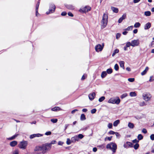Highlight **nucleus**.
<instances>
[{"label": "nucleus", "mask_w": 154, "mask_h": 154, "mask_svg": "<svg viewBox=\"0 0 154 154\" xmlns=\"http://www.w3.org/2000/svg\"><path fill=\"white\" fill-rule=\"evenodd\" d=\"M135 80L134 78H129L128 79V81L131 82H133Z\"/></svg>", "instance_id": "de8ad7c7"}, {"label": "nucleus", "mask_w": 154, "mask_h": 154, "mask_svg": "<svg viewBox=\"0 0 154 154\" xmlns=\"http://www.w3.org/2000/svg\"><path fill=\"white\" fill-rule=\"evenodd\" d=\"M56 9L55 5L53 3H51L49 4V8L48 11L46 12V14L48 15L54 13Z\"/></svg>", "instance_id": "39448f33"}, {"label": "nucleus", "mask_w": 154, "mask_h": 154, "mask_svg": "<svg viewBox=\"0 0 154 154\" xmlns=\"http://www.w3.org/2000/svg\"><path fill=\"white\" fill-rule=\"evenodd\" d=\"M43 134H41L39 133H38L36 134H33L31 135L30 136L29 138L31 139H32L35 137H40L42 136Z\"/></svg>", "instance_id": "9b49d317"}, {"label": "nucleus", "mask_w": 154, "mask_h": 154, "mask_svg": "<svg viewBox=\"0 0 154 154\" xmlns=\"http://www.w3.org/2000/svg\"><path fill=\"white\" fill-rule=\"evenodd\" d=\"M96 96V94L95 92H93L91 94H90L88 95V97L90 100H93L95 98Z\"/></svg>", "instance_id": "f8f14e48"}, {"label": "nucleus", "mask_w": 154, "mask_h": 154, "mask_svg": "<svg viewBox=\"0 0 154 154\" xmlns=\"http://www.w3.org/2000/svg\"><path fill=\"white\" fill-rule=\"evenodd\" d=\"M151 14V12L149 11H146L144 12V15L146 16H149Z\"/></svg>", "instance_id": "72a5a7b5"}, {"label": "nucleus", "mask_w": 154, "mask_h": 154, "mask_svg": "<svg viewBox=\"0 0 154 154\" xmlns=\"http://www.w3.org/2000/svg\"><path fill=\"white\" fill-rule=\"evenodd\" d=\"M115 132H116L113 131L111 130L109 132L108 134L111 135H113L115 134Z\"/></svg>", "instance_id": "6e6d98bb"}, {"label": "nucleus", "mask_w": 154, "mask_h": 154, "mask_svg": "<svg viewBox=\"0 0 154 154\" xmlns=\"http://www.w3.org/2000/svg\"><path fill=\"white\" fill-rule=\"evenodd\" d=\"M143 139V136L141 134H139L137 136V139L139 141Z\"/></svg>", "instance_id": "c9c22d12"}, {"label": "nucleus", "mask_w": 154, "mask_h": 154, "mask_svg": "<svg viewBox=\"0 0 154 154\" xmlns=\"http://www.w3.org/2000/svg\"><path fill=\"white\" fill-rule=\"evenodd\" d=\"M58 119H57L53 118L51 119V121L54 123H56Z\"/></svg>", "instance_id": "a19ab883"}, {"label": "nucleus", "mask_w": 154, "mask_h": 154, "mask_svg": "<svg viewBox=\"0 0 154 154\" xmlns=\"http://www.w3.org/2000/svg\"><path fill=\"white\" fill-rule=\"evenodd\" d=\"M71 140L72 143H73L75 142L76 141H78L76 135L74 137H72L71 138Z\"/></svg>", "instance_id": "a878e982"}, {"label": "nucleus", "mask_w": 154, "mask_h": 154, "mask_svg": "<svg viewBox=\"0 0 154 154\" xmlns=\"http://www.w3.org/2000/svg\"><path fill=\"white\" fill-rule=\"evenodd\" d=\"M76 136L77 138L78 141H79L80 139H82L84 137V136L81 134H79L78 135H76Z\"/></svg>", "instance_id": "aec40b11"}, {"label": "nucleus", "mask_w": 154, "mask_h": 154, "mask_svg": "<svg viewBox=\"0 0 154 154\" xmlns=\"http://www.w3.org/2000/svg\"><path fill=\"white\" fill-rule=\"evenodd\" d=\"M107 74L106 71H103L102 72L101 74V77L102 79L105 77L107 75Z\"/></svg>", "instance_id": "b1692460"}, {"label": "nucleus", "mask_w": 154, "mask_h": 154, "mask_svg": "<svg viewBox=\"0 0 154 154\" xmlns=\"http://www.w3.org/2000/svg\"><path fill=\"white\" fill-rule=\"evenodd\" d=\"M51 110L53 111L57 112L59 111L62 110V109L59 106H55L52 108L51 109Z\"/></svg>", "instance_id": "2eb2a0df"}, {"label": "nucleus", "mask_w": 154, "mask_h": 154, "mask_svg": "<svg viewBox=\"0 0 154 154\" xmlns=\"http://www.w3.org/2000/svg\"><path fill=\"white\" fill-rule=\"evenodd\" d=\"M119 66L116 63L115 64L114 66V69H115V70L117 71L119 70Z\"/></svg>", "instance_id": "ea45409f"}, {"label": "nucleus", "mask_w": 154, "mask_h": 154, "mask_svg": "<svg viewBox=\"0 0 154 154\" xmlns=\"http://www.w3.org/2000/svg\"><path fill=\"white\" fill-rule=\"evenodd\" d=\"M67 14V13L66 11H63L62 12L61 14V15L62 16H65Z\"/></svg>", "instance_id": "e2e57ef3"}, {"label": "nucleus", "mask_w": 154, "mask_h": 154, "mask_svg": "<svg viewBox=\"0 0 154 154\" xmlns=\"http://www.w3.org/2000/svg\"><path fill=\"white\" fill-rule=\"evenodd\" d=\"M150 138L151 140H154V134H152L150 136Z\"/></svg>", "instance_id": "052dcab7"}, {"label": "nucleus", "mask_w": 154, "mask_h": 154, "mask_svg": "<svg viewBox=\"0 0 154 154\" xmlns=\"http://www.w3.org/2000/svg\"><path fill=\"white\" fill-rule=\"evenodd\" d=\"M97 111V109L95 108H94L91 110V113L92 114H94L96 113Z\"/></svg>", "instance_id": "603ef678"}, {"label": "nucleus", "mask_w": 154, "mask_h": 154, "mask_svg": "<svg viewBox=\"0 0 154 154\" xmlns=\"http://www.w3.org/2000/svg\"><path fill=\"white\" fill-rule=\"evenodd\" d=\"M91 8L89 6H85L83 8H80L79 11L83 13H85L91 11Z\"/></svg>", "instance_id": "0eeeda50"}, {"label": "nucleus", "mask_w": 154, "mask_h": 154, "mask_svg": "<svg viewBox=\"0 0 154 154\" xmlns=\"http://www.w3.org/2000/svg\"><path fill=\"white\" fill-rule=\"evenodd\" d=\"M51 131H47L45 133V135L48 136L50 135L51 134Z\"/></svg>", "instance_id": "4d7b16f0"}, {"label": "nucleus", "mask_w": 154, "mask_h": 154, "mask_svg": "<svg viewBox=\"0 0 154 154\" xmlns=\"http://www.w3.org/2000/svg\"><path fill=\"white\" fill-rule=\"evenodd\" d=\"M106 148L111 150L113 153H115L116 152L117 149V145L115 143L112 142L107 144Z\"/></svg>", "instance_id": "f03ea898"}, {"label": "nucleus", "mask_w": 154, "mask_h": 154, "mask_svg": "<svg viewBox=\"0 0 154 154\" xmlns=\"http://www.w3.org/2000/svg\"><path fill=\"white\" fill-rule=\"evenodd\" d=\"M128 126L130 128L133 129L134 128V125L133 123L129 122L128 124Z\"/></svg>", "instance_id": "bb28decb"}, {"label": "nucleus", "mask_w": 154, "mask_h": 154, "mask_svg": "<svg viewBox=\"0 0 154 154\" xmlns=\"http://www.w3.org/2000/svg\"><path fill=\"white\" fill-rule=\"evenodd\" d=\"M86 119L85 116L84 114H82L80 116V120L81 121H84Z\"/></svg>", "instance_id": "cd10ccee"}, {"label": "nucleus", "mask_w": 154, "mask_h": 154, "mask_svg": "<svg viewBox=\"0 0 154 154\" xmlns=\"http://www.w3.org/2000/svg\"><path fill=\"white\" fill-rule=\"evenodd\" d=\"M105 99V97L104 96H101L100 97L98 100L99 102H101L103 101Z\"/></svg>", "instance_id": "4c0bfd02"}, {"label": "nucleus", "mask_w": 154, "mask_h": 154, "mask_svg": "<svg viewBox=\"0 0 154 154\" xmlns=\"http://www.w3.org/2000/svg\"><path fill=\"white\" fill-rule=\"evenodd\" d=\"M151 24L150 22L147 23L144 26V29L145 30H147L149 29L151 27Z\"/></svg>", "instance_id": "4468645a"}, {"label": "nucleus", "mask_w": 154, "mask_h": 154, "mask_svg": "<svg viewBox=\"0 0 154 154\" xmlns=\"http://www.w3.org/2000/svg\"><path fill=\"white\" fill-rule=\"evenodd\" d=\"M89 126H87L84 128H82L80 130H82L83 131H86L89 128Z\"/></svg>", "instance_id": "3c124183"}, {"label": "nucleus", "mask_w": 154, "mask_h": 154, "mask_svg": "<svg viewBox=\"0 0 154 154\" xmlns=\"http://www.w3.org/2000/svg\"><path fill=\"white\" fill-rule=\"evenodd\" d=\"M57 143V141L56 140H53L50 143H48L49 145L51 147V148L52 145L56 144Z\"/></svg>", "instance_id": "e433bc0d"}, {"label": "nucleus", "mask_w": 154, "mask_h": 154, "mask_svg": "<svg viewBox=\"0 0 154 154\" xmlns=\"http://www.w3.org/2000/svg\"><path fill=\"white\" fill-rule=\"evenodd\" d=\"M128 96V94L126 93H125L121 95L120 96V98L122 99H123Z\"/></svg>", "instance_id": "58836bf2"}, {"label": "nucleus", "mask_w": 154, "mask_h": 154, "mask_svg": "<svg viewBox=\"0 0 154 154\" xmlns=\"http://www.w3.org/2000/svg\"><path fill=\"white\" fill-rule=\"evenodd\" d=\"M132 146H133V143L132 142L129 141H127L124 144L123 146L125 148L127 149L129 147L133 148Z\"/></svg>", "instance_id": "1a4fd4ad"}, {"label": "nucleus", "mask_w": 154, "mask_h": 154, "mask_svg": "<svg viewBox=\"0 0 154 154\" xmlns=\"http://www.w3.org/2000/svg\"><path fill=\"white\" fill-rule=\"evenodd\" d=\"M19 135V134H15L14 135H13L12 136L9 137V138H7V139L8 140H13L15 139V138L17 137Z\"/></svg>", "instance_id": "ddd939ff"}, {"label": "nucleus", "mask_w": 154, "mask_h": 154, "mask_svg": "<svg viewBox=\"0 0 154 154\" xmlns=\"http://www.w3.org/2000/svg\"><path fill=\"white\" fill-rule=\"evenodd\" d=\"M142 132L144 134H146L147 133V131L146 128H144L142 130Z\"/></svg>", "instance_id": "864d4df0"}, {"label": "nucleus", "mask_w": 154, "mask_h": 154, "mask_svg": "<svg viewBox=\"0 0 154 154\" xmlns=\"http://www.w3.org/2000/svg\"><path fill=\"white\" fill-rule=\"evenodd\" d=\"M104 44V43H102V45L98 44L96 45L95 49L96 51L99 52L101 51L103 49Z\"/></svg>", "instance_id": "6e6552de"}, {"label": "nucleus", "mask_w": 154, "mask_h": 154, "mask_svg": "<svg viewBox=\"0 0 154 154\" xmlns=\"http://www.w3.org/2000/svg\"><path fill=\"white\" fill-rule=\"evenodd\" d=\"M119 52V50L118 49L116 48L115 49L112 54V57L114 56L116 54L118 53Z\"/></svg>", "instance_id": "c85d7f7f"}, {"label": "nucleus", "mask_w": 154, "mask_h": 154, "mask_svg": "<svg viewBox=\"0 0 154 154\" xmlns=\"http://www.w3.org/2000/svg\"><path fill=\"white\" fill-rule=\"evenodd\" d=\"M112 137V136L110 137H106L105 139V141H106V139H107L109 141H111Z\"/></svg>", "instance_id": "37998d69"}, {"label": "nucleus", "mask_w": 154, "mask_h": 154, "mask_svg": "<svg viewBox=\"0 0 154 154\" xmlns=\"http://www.w3.org/2000/svg\"><path fill=\"white\" fill-rule=\"evenodd\" d=\"M63 143V142L60 141L58 143V145H59L62 146Z\"/></svg>", "instance_id": "680f3d73"}, {"label": "nucleus", "mask_w": 154, "mask_h": 154, "mask_svg": "<svg viewBox=\"0 0 154 154\" xmlns=\"http://www.w3.org/2000/svg\"><path fill=\"white\" fill-rule=\"evenodd\" d=\"M122 18L124 19V20L125 19L126 17V13L122 15V17H121Z\"/></svg>", "instance_id": "0e129e2a"}, {"label": "nucleus", "mask_w": 154, "mask_h": 154, "mask_svg": "<svg viewBox=\"0 0 154 154\" xmlns=\"http://www.w3.org/2000/svg\"><path fill=\"white\" fill-rule=\"evenodd\" d=\"M140 106H146V104L145 103V102L144 101H143L142 102L140 103Z\"/></svg>", "instance_id": "5fc2aeb1"}, {"label": "nucleus", "mask_w": 154, "mask_h": 154, "mask_svg": "<svg viewBox=\"0 0 154 154\" xmlns=\"http://www.w3.org/2000/svg\"><path fill=\"white\" fill-rule=\"evenodd\" d=\"M28 142L27 141L23 140L22 141H20L18 144V147L23 149H25L28 145Z\"/></svg>", "instance_id": "20e7f679"}, {"label": "nucleus", "mask_w": 154, "mask_h": 154, "mask_svg": "<svg viewBox=\"0 0 154 154\" xmlns=\"http://www.w3.org/2000/svg\"><path fill=\"white\" fill-rule=\"evenodd\" d=\"M121 100L119 97H116V98L114 99L111 98L109 99L108 102L109 103L119 104L120 103Z\"/></svg>", "instance_id": "423d86ee"}, {"label": "nucleus", "mask_w": 154, "mask_h": 154, "mask_svg": "<svg viewBox=\"0 0 154 154\" xmlns=\"http://www.w3.org/2000/svg\"><path fill=\"white\" fill-rule=\"evenodd\" d=\"M129 95L131 97H134L136 96H137V94L134 91L131 92L130 93Z\"/></svg>", "instance_id": "2f4dec72"}, {"label": "nucleus", "mask_w": 154, "mask_h": 154, "mask_svg": "<svg viewBox=\"0 0 154 154\" xmlns=\"http://www.w3.org/2000/svg\"><path fill=\"white\" fill-rule=\"evenodd\" d=\"M121 34L119 33H118L116 34V39H118L121 36Z\"/></svg>", "instance_id": "09e8293b"}, {"label": "nucleus", "mask_w": 154, "mask_h": 154, "mask_svg": "<svg viewBox=\"0 0 154 154\" xmlns=\"http://www.w3.org/2000/svg\"><path fill=\"white\" fill-rule=\"evenodd\" d=\"M131 44V42H128L126 43V47H127L128 48L129 47L131 46H132Z\"/></svg>", "instance_id": "79ce46f5"}, {"label": "nucleus", "mask_w": 154, "mask_h": 154, "mask_svg": "<svg viewBox=\"0 0 154 154\" xmlns=\"http://www.w3.org/2000/svg\"><path fill=\"white\" fill-rule=\"evenodd\" d=\"M108 22V16L107 14L104 13L102 17L101 20V29H103L107 25Z\"/></svg>", "instance_id": "f257e3e1"}, {"label": "nucleus", "mask_w": 154, "mask_h": 154, "mask_svg": "<svg viewBox=\"0 0 154 154\" xmlns=\"http://www.w3.org/2000/svg\"><path fill=\"white\" fill-rule=\"evenodd\" d=\"M78 110L77 109H75L72 111L71 113L72 114L78 111Z\"/></svg>", "instance_id": "69168bd1"}, {"label": "nucleus", "mask_w": 154, "mask_h": 154, "mask_svg": "<svg viewBox=\"0 0 154 154\" xmlns=\"http://www.w3.org/2000/svg\"><path fill=\"white\" fill-rule=\"evenodd\" d=\"M17 144V142L16 140L11 141L10 143V145L11 147H14Z\"/></svg>", "instance_id": "6ab92c4d"}, {"label": "nucleus", "mask_w": 154, "mask_h": 154, "mask_svg": "<svg viewBox=\"0 0 154 154\" xmlns=\"http://www.w3.org/2000/svg\"><path fill=\"white\" fill-rule=\"evenodd\" d=\"M72 143L71 140L69 138H67L66 142V143L67 145H70Z\"/></svg>", "instance_id": "c03bdc74"}, {"label": "nucleus", "mask_w": 154, "mask_h": 154, "mask_svg": "<svg viewBox=\"0 0 154 154\" xmlns=\"http://www.w3.org/2000/svg\"><path fill=\"white\" fill-rule=\"evenodd\" d=\"M131 42L132 46L133 47L138 46L140 44V41L138 39L133 40Z\"/></svg>", "instance_id": "9d476101"}, {"label": "nucleus", "mask_w": 154, "mask_h": 154, "mask_svg": "<svg viewBox=\"0 0 154 154\" xmlns=\"http://www.w3.org/2000/svg\"><path fill=\"white\" fill-rule=\"evenodd\" d=\"M141 25L140 23L139 22H136L134 24V26L135 28H139Z\"/></svg>", "instance_id": "473e14b6"}, {"label": "nucleus", "mask_w": 154, "mask_h": 154, "mask_svg": "<svg viewBox=\"0 0 154 154\" xmlns=\"http://www.w3.org/2000/svg\"><path fill=\"white\" fill-rule=\"evenodd\" d=\"M65 7L68 9L69 10H74V7L71 5H65Z\"/></svg>", "instance_id": "a211bd4d"}, {"label": "nucleus", "mask_w": 154, "mask_h": 154, "mask_svg": "<svg viewBox=\"0 0 154 154\" xmlns=\"http://www.w3.org/2000/svg\"><path fill=\"white\" fill-rule=\"evenodd\" d=\"M149 69V68L148 67L146 66L145 70H144L141 73V75H145L148 71V70Z\"/></svg>", "instance_id": "412c9836"}, {"label": "nucleus", "mask_w": 154, "mask_h": 154, "mask_svg": "<svg viewBox=\"0 0 154 154\" xmlns=\"http://www.w3.org/2000/svg\"><path fill=\"white\" fill-rule=\"evenodd\" d=\"M120 121L119 119L115 121L113 123V125L114 127H116L120 123Z\"/></svg>", "instance_id": "393cba45"}, {"label": "nucleus", "mask_w": 154, "mask_h": 154, "mask_svg": "<svg viewBox=\"0 0 154 154\" xmlns=\"http://www.w3.org/2000/svg\"><path fill=\"white\" fill-rule=\"evenodd\" d=\"M124 20V19L120 17L118 20V22L119 23H121L122 22V21Z\"/></svg>", "instance_id": "bf43d9fd"}, {"label": "nucleus", "mask_w": 154, "mask_h": 154, "mask_svg": "<svg viewBox=\"0 0 154 154\" xmlns=\"http://www.w3.org/2000/svg\"><path fill=\"white\" fill-rule=\"evenodd\" d=\"M42 149H43L42 153L44 154L47 151H49L51 149L48 143H43L42 145Z\"/></svg>", "instance_id": "7ed1b4c3"}, {"label": "nucleus", "mask_w": 154, "mask_h": 154, "mask_svg": "<svg viewBox=\"0 0 154 154\" xmlns=\"http://www.w3.org/2000/svg\"><path fill=\"white\" fill-rule=\"evenodd\" d=\"M143 96L144 100L146 101H148L150 99V97L148 96L147 94H143Z\"/></svg>", "instance_id": "f3484780"}, {"label": "nucleus", "mask_w": 154, "mask_h": 154, "mask_svg": "<svg viewBox=\"0 0 154 154\" xmlns=\"http://www.w3.org/2000/svg\"><path fill=\"white\" fill-rule=\"evenodd\" d=\"M113 125L112 123H108L107 126L109 128L112 129V128Z\"/></svg>", "instance_id": "a18cd8bd"}, {"label": "nucleus", "mask_w": 154, "mask_h": 154, "mask_svg": "<svg viewBox=\"0 0 154 154\" xmlns=\"http://www.w3.org/2000/svg\"><path fill=\"white\" fill-rule=\"evenodd\" d=\"M139 144L138 143L135 144L134 145L133 144V147H134V149L135 150L138 149L139 147Z\"/></svg>", "instance_id": "7c9ffc66"}, {"label": "nucleus", "mask_w": 154, "mask_h": 154, "mask_svg": "<svg viewBox=\"0 0 154 154\" xmlns=\"http://www.w3.org/2000/svg\"><path fill=\"white\" fill-rule=\"evenodd\" d=\"M19 152L18 150H15L13 152V154H19Z\"/></svg>", "instance_id": "774afa93"}, {"label": "nucleus", "mask_w": 154, "mask_h": 154, "mask_svg": "<svg viewBox=\"0 0 154 154\" xmlns=\"http://www.w3.org/2000/svg\"><path fill=\"white\" fill-rule=\"evenodd\" d=\"M119 63L120 67L122 68L123 69H125V67L124 66V61H120Z\"/></svg>", "instance_id": "4be33fe9"}, {"label": "nucleus", "mask_w": 154, "mask_h": 154, "mask_svg": "<svg viewBox=\"0 0 154 154\" xmlns=\"http://www.w3.org/2000/svg\"><path fill=\"white\" fill-rule=\"evenodd\" d=\"M115 134L116 137L118 138H119L121 137V135L118 132H116Z\"/></svg>", "instance_id": "8fccbe9b"}, {"label": "nucleus", "mask_w": 154, "mask_h": 154, "mask_svg": "<svg viewBox=\"0 0 154 154\" xmlns=\"http://www.w3.org/2000/svg\"><path fill=\"white\" fill-rule=\"evenodd\" d=\"M111 9L112 10L114 13H118L119 12V10L118 8L113 7H111Z\"/></svg>", "instance_id": "5701e85b"}, {"label": "nucleus", "mask_w": 154, "mask_h": 154, "mask_svg": "<svg viewBox=\"0 0 154 154\" xmlns=\"http://www.w3.org/2000/svg\"><path fill=\"white\" fill-rule=\"evenodd\" d=\"M133 28V26H130L128 27L127 28L124 29V30L125 31H129L132 30Z\"/></svg>", "instance_id": "f704fd0d"}, {"label": "nucleus", "mask_w": 154, "mask_h": 154, "mask_svg": "<svg viewBox=\"0 0 154 154\" xmlns=\"http://www.w3.org/2000/svg\"><path fill=\"white\" fill-rule=\"evenodd\" d=\"M43 149H42V146H36L34 149V151H42Z\"/></svg>", "instance_id": "dca6fc26"}, {"label": "nucleus", "mask_w": 154, "mask_h": 154, "mask_svg": "<svg viewBox=\"0 0 154 154\" xmlns=\"http://www.w3.org/2000/svg\"><path fill=\"white\" fill-rule=\"evenodd\" d=\"M154 45V41H152L151 42V44L149 45L150 47H153V45Z\"/></svg>", "instance_id": "338daca9"}, {"label": "nucleus", "mask_w": 154, "mask_h": 154, "mask_svg": "<svg viewBox=\"0 0 154 154\" xmlns=\"http://www.w3.org/2000/svg\"><path fill=\"white\" fill-rule=\"evenodd\" d=\"M106 72H107V74H111V73H112V72H113V70H112V69L111 68H110L109 69H108L106 70Z\"/></svg>", "instance_id": "c756f323"}, {"label": "nucleus", "mask_w": 154, "mask_h": 154, "mask_svg": "<svg viewBox=\"0 0 154 154\" xmlns=\"http://www.w3.org/2000/svg\"><path fill=\"white\" fill-rule=\"evenodd\" d=\"M132 143H138L139 142V141L138 140H137V139H135L133 140H132Z\"/></svg>", "instance_id": "49530a36"}, {"label": "nucleus", "mask_w": 154, "mask_h": 154, "mask_svg": "<svg viewBox=\"0 0 154 154\" xmlns=\"http://www.w3.org/2000/svg\"><path fill=\"white\" fill-rule=\"evenodd\" d=\"M68 15L69 16L71 17H73L74 16L73 14L70 11H69L68 13Z\"/></svg>", "instance_id": "13d9d810"}]
</instances>
